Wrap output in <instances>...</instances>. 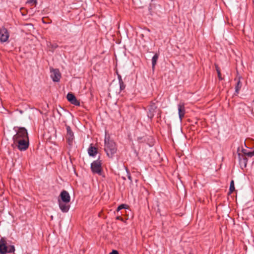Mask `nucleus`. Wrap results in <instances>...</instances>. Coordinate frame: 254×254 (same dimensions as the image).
Masks as SVG:
<instances>
[{"label": "nucleus", "instance_id": "obj_16", "mask_svg": "<svg viewBox=\"0 0 254 254\" xmlns=\"http://www.w3.org/2000/svg\"><path fill=\"white\" fill-rule=\"evenodd\" d=\"M159 55L158 54H155L154 56L153 57L152 59V68L153 69L155 67V65L156 64L157 60L158 59Z\"/></svg>", "mask_w": 254, "mask_h": 254}, {"label": "nucleus", "instance_id": "obj_20", "mask_svg": "<svg viewBox=\"0 0 254 254\" xmlns=\"http://www.w3.org/2000/svg\"><path fill=\"white\" fill-rule=\"evenodd\" d=\"M238 156H239V158L240 159V161H242L241 158V154L239 153L238 154ZM242 156L243 157V162H244V163L245 164V166H246V164H247V158L246 157H244L243 155H242Z\"/></svg>", "mask_w": 254, "mask_h": 254}, {"label": "nucleus", "instance_id": "obj_3", "mask_svg": "<svg viewBox=\"0 0 254 254\" xmlns=\"http://www.w3.org/2000/svg\"><path fill=\"white\" fill-rule=\"evenodd\" d=\"M102 161L98 159L94 161L91 164V169L93 174H97L100 176L102 175L103 170L102 168Z\"/></svg>", "mask_w": 254, "mask_h": 254}, {"label": "nucleus", "instance_id": "obj_1", "mask_svg": "<svg viewBox=\"0 0 254 254\" xmlns=\"http://www.w3.org/2000/svg\"><path fill=\"white\" fill-rule=\"evenodd\" d=\"M104 150L108 157L111 158L113 157V155L116 153L117 150L115 142L114 141L105 137Z\"/></svg>", "mask_w": 254, "mask_h": 254}, {"label": "nucleus", "instance_id": "obj_7", "mask_svg": "<svg viewBox=\"0 0 254 254\" xmlns=\"http://www.w3.org/2000/svg\"><path fill=\"white\" fill-rule=\"evenodd\" d=\"M58 200L63 202H69L70 197L68 192L66 190H63L60 194V198Z\"/></svg>", "mask_w": 254, "mask_h": 254}, {"label": "nucleus", "instance_id": "obj_9", "mask_svg": "<svg viewBox=\"0 0 254 254\" xmlns=\"http://www.w3.org/2000/svg\"><path fill=\"white\" fill-rule=\"evenodd\" d=\"M51 76L53 80L55 82H58L61 77V73L58 69H53L51 70Z\"/></svg>", "mask_w": 254, "mask_h": 254}, {"label": "nucleus", "instance_id": "obj_5", "mask_svg": "<svg viewBox=\"0 0 254 254\" xmlns=\"http://www.w3.org/2000/svg\"><path fill=\"white\" fill-rule=\"evenodd\" d=\"M28 133L27 130L24 127H19L17 131L16 134L13 136V141H16L18 140H22L25 137H27Z\"/></svg>", "mask_w": 254, "mask_h": 254}, {"label": "nucleus", "instance_id": "obj_26", "mask_svg": "<svg viewBox=\"0 0 254 254\" xmlns=\"http://www.w3.org/2000/svg\"><path fill=\"white\" fill-rule=\"evenodd\" d=\"M119 81L120 82L121 80H122V77L120 75H118Z\"/></svg>", "mask_w": 254, "mask_h": 254}, {"label": "nucleus", "instance_id": "obj_23", "mask_svg": "<svg viewBox=\"0 0 254 254\" xmlns=\"http://www.w3.org/2000/svg\"><path fill=\"white\" fill-rule=\"evenodd\" d=\"M217 74H218V77L219 80H222L223 78L221 76V74L220 69H217Z\"/></svg>", "mask_w": 254, "mask_h": 254}, {"label": "nucleus", "instance_id": "obj_28", "mask_svg": "<svg viewBox=\"0 0 254 254\" xmlns=\"http://www.w3.org/2000/svg\"><path fill=\"white\" fill-rule=\"evenodd\" d=\"M216 70L217 71V69H220L217 65H215Z\"/></svg>", "mask_w": 254, "mask_h": 254}, {"label": "nucleus", "instance_id": "obj_27", "mask_svg": "<svg viewBox=\"0 0 254 254\" xmlns=\"http://www.w3.org/2000/svg\"><path fill=\"white\" fill-rule=\"evenodd\" d=\"M128 179L130 181H132L131 177L130 175H128Z\"/></svg>", "mask_w": 254, "mask_h": 254}, {"label": "nucleus", "instance_id": "obj_19", "mask_svg": "<svg viewBox=\"0 0 254 254\" xmlns=\"http://www.w3.org/2000/svg\"><path fill=\"white\" fill-rule=\"evenodd\" d=\"M119 84L120 90H123L126 87V85L124 84L123 80H121L120 82H119Z\"/></svg>", "mask_w": 254, "mask_h": 254}, {"label": "nucleus", "instance_id": "obj_17", "mask_svg": "<svg viewBox=\"0 0 254 254\" xmlns=\"http://www.w3.org/2000/svg\"><path fill=\"white\" fill-rule=\"evenodd\" d=\"M242 151L244 155L247 156L248 157H252V156H254V150L253 151H249L247 149H243Z\"/></svg>", "mask_w": 254, "mask_h": 254}, {"label": "nucleus", "instance_id": "obj_15", "mask_svg": "<svg viewBox=\"0 0 254 254\" xmlns=\"http://www.w3.org/2000/svg\"><path fill=\"white\" fill-rule=\"evenodd\" d=\"M90 156H94L97 153V149L94 146H90L88 150Z\"/></svg>", "mask_w": 254, "mask_h": 254}, {"label": "nucleus", "instance_id": "obj_22", "mask_svg": "<svg viewBox=\"0 0 254 254\" xmlns=\"http://www.w3.org/2000/svg\"><path fill=\"white\" fill-rule=\"evenodd\" d=\"M27 3H32V5H34L35 6H36L37 3V0H28L27 1Z\"/></svg>", "mask_w": 254, "mask_h": 254}, {"label": "nucleus", "instance_id": "obj_6", "mask_svg": "<svg viewBox=\"0 0 254 254\" xmlns=\"http://www.w3.org/2000/svg\"><path fill=\"white\" fill-rule=\"evenodd\" d=\"M67 133L66 138L67 140L69 145H71L72 143L73 140L74 139L73 132L72 131L71 128L69 126H66Z\"/></svg>", "mask_w": 254, "mask_h": 254}, {"label": "nucleus", "instance_id": "obj_11", "mask_svg": "<svg viewBox=\"0 0 254 254\" xmlns=\"http://www.w3.org/2000/svg\"><path fill=\"white\" fill-rule=\"evenodd\" d=\"M0 41L1 42H5L7 41L9 35L6 29H3L0 32Z\"/></svg>", "mask_w": 254, "mask_h": 254}, {"label": "nucleus", "instance_id": "obj_10", "mask_svg": "<svg viewBox=\"0 0 254 254\" xmlns=\"http://www.w3.org/2000/svg\"><path fill=\"white\" fill-rule=\"evenodd\" d=\"M156 109L157 106H156L155 104L151 102L149 107L148 112L147 113V116L148 118L152 119L154 117V113L156 112Z\"/></svg>", "mask_w": 254, "mask_h": 254}, {"label": "nucleus", "instance_id": "obj_12", "mask_svg": "<svg viewBox=\"0 0 254 254\" xmlns=\"http://www.w3.org/2000/svg\"><path fill=\"white\" fill-rule=\"evenodd\" d=\"M69 202H63L58 200V203L60 209L63 212H67L70 208Z\"/></svg>", "mask_w": 254, "mask_h": 254}, {"label": "nucleus", "instance_id": "obj_14", "mask_svg": "<svg viewBox=\"0 0 254 254\" xmlns=\"http://www.w3.org/2000/svg\"><path fill=\"white\" fill-rule=\"evenodd\" d=\"M241 77L239 76L238 78L237 77L235 78V80L237 81L236 85L235 86V92L237 94H239V91L242 87V83L241 81Z\"/></svg>", "mask_w": 254, "mask_h": 254}, {"label": "nucleus", "instance_id": "obj_25", "mask_svg": "<svg viewBox=\"0 0 254 254\" xmlns=\"http://www.w3.org/2000/svg\"><path fill=\"white\" fill-rule=\"evenodd\" d=\"M110 254H119V253L116 250H113L112 252L110 253Z\"/></svg>", "mask_w": 254, "mask_h": 254}, {"label": "nucleus", "instance_id": "obj_21", "mask_svg": "<svg viewBox=\"0 0 254 254\" xmlns=\"http://www.w3.org/2000/svg\"><path fill=\"white\" fill-rule=\"evenodd\" d=\"M126 206H127V205H126V204H121V205H119V206L118 207L117 209V213H118L119 211H120L121 209H124V208H126Z\"/></svg>", "mask_w": 254, "mask_h": 254}, {"label": "nucleus", "instance_id": "obj_8", "mask_svg": "<svg viewBox=\"0 0 254 254\" xmlns=\"http://www.w3.org/2000/svg\"><path fill=\"white\" fill-rule=\"evenodd\" d=\"M67 100L72 104L80 106V102L77 100L73 94L68 93L66 96Z\"/></svg>", "mask_w": 254, "mask_h": 254}, {"label": "nucleus", "instance_id": "obj_13", "mask_svg": "<svg viewBox=\"0 0 254 254\" xmlns=\"http://www.w3.org/2000/svg\"><path fill=\"white\" fill-rule=\"evenodd\" d=\"M178 112L179 118L182 121L185 114V106L183 103H180L178 105Z\"/></svg>", "mask_w": 254, "mask_h": 254}, {"label": "nucleus", "instance_id": "obj_24", "mask_svg": "<svg viewBox=\"0 0 254 254\" xmlns=\"http://www.w3.org/2000/svg\"><path fill=\"white\" fill-rule=\"evenodd\" d=\"M116 219L117 220H121L122 221H124V219L120 215L117 216L116 217Z\"/></svg>", "mask_w": 254, "mask_h": 254}, {"label": "nucleus", "instance_id": "obj_4", "mask_svg": "<svg viewBox=\"0 0 254 254\" xmlns=\"http://www.w3.org/2000/svg\"><path fill=\"white\" fill-rule=\"evenodd\" d=\"M15 145L20 151L26 150L29 146V138L28 137H25L22 140H18L16 141H13L12 145Z\"/></svg>", "mask_w": 254, "mask_h": 254}, {"label": "nucleus", "instance_id": "obj_29", "mask_svg": "<svg viewBox=\"0 0 254 254\" xmlns=\"http://www.w3.org/2000/svg\"><path fill=\"white\" fill-rule=\"evenodd\" d=\"M189 254H191V253H190Z\"/></svg>", "mask_w": 254, "mask_h": 254}, {"label": "nucleus", "instance_id": "obj_18", "mask_svg": "<svg viewBox=\"0 0 254 254\" xmlns=\"http://www.w3.org/2000/svg\"><path fill=\"white\" fill-rule=\"evenodd\" d=\"M235 190L234 181L232 180L230 183L229 191L232 193Z\"/></svg>", "mask_w": 254, "mask_h": 254}, {"label": "nucleus", "instance_id": "obj_2", "mask_svg": "<svg viewBox=\"0 0 254 254\" xmlns=\"http://www.w3.org/2000/svg\"><path fill=\"white\" fill-rule=\"evenodd\" d=\"M15 251L14 246H6V242L4 238H1L0 240V254H6V253H12Z\"/></svg>", "mask_w": 254, "mask_h": 254}]
</instances>
